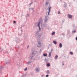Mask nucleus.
Instances as JSON below:
<instances>
[{
	"label": "nucleus",
	"instance_id": "f257e3e1",
	"mask_svg": "<svg viewBox=\"0 0 77 77\" xmlns=\"http://www.w3.org/2000/svg\"><path fill=\"white\" fill-rule=\"evenodd\" d=\"M42 21L43 20L42 19H40L38 20V22L37 24V26H38V27L39 30L41 31V27L40 26V23L41 24H42Z\"/></svg>",
	"mask_w": 77,
	"mask_h": 77
},
{
	"label": "nucleus",
	"instance_id": "f03ea898",
	"mask_svg": "<svg viewBox=\"0 0 77 77\" xmlns=\"http://www.w3.org/2000/svg\"><path fill=\"white\" fill-rule=\"evenodd\" d=\"M15 41L16 42H17V43H19V42H20V38L18 37L16 38Z\"/></svg>",
	"mask_w": 77,
	"mask_h": 77
},
{
	"label": "nucleus",
	"instance_id": "7ed1b4c3",
	"mask_svg": "<svg viewBox=\"0 0 77 77\" xmlns=\"http://www.w3.org/2000/svg\"><path fill=\"white\" fill-rule=\"evenodd\" d=\"M41 29H43L44 27H46V24L45 23H44L43 24H41Z\"/></svg>",
	"mask_w": 77,
	"mask_h": 77
},
{
	"label": "nucleus",
	"instance_id": "20e7f679",
	"mask_svg": "<svg viewBox=\"0 0 77 77\" xmlns=\"http://www.w3.org/2000/svg\"><path fill=\"white\" fill-rule=\"evenodd\" d=\"M4 69V67L3 66H1V67L0 68V73L1 74H2V69Z\"/></svg>",
	"mask_w": 77,
	"mask_h": 77
},
{
	"label": "nucleus",
	"instance_id": "39448f33",
	"mask_svg": "<svg viewBox=\"0 0 77 77\" xmlns=\"http://www.w3.org/2000/svg\"><path fill=\"white\" fill-rule=\"evenodd\" d=\"M68 18L70 19H71L72 18V15H71L69 14L68 15Z\"/></svg>",
	"mask_w": 77,
	"mask_h": 77
},
{
	"label": "nucleus",
	"instance_id": "423d86ee",
	"mask_svg": "<svg viewBox=\"0 0 77 77\" xmlns=\"http://www.w3.org/2000/svg\"><path fill=\"white\" fill-rule=\"evenodd\" d=\"M51 7L49 6L48 8V11H51Z\"/></svg>",
	"mask_w": 77,
	"mask_h": 77
},
{
	"label": "nucleus",
	"instance_id": "0eeeda50",
	"mask_svg": "<svg viewBox=\"0 0 77 77\" xmlns=\"http://www.w3.org/2000/svg\"><path fill=\"white\" fill-rule=\"evenodd\" d=\"M67 33L69 35V36L71 35V32H70V30H68Z\"/></svg>",
	"mask_w": 77,
	"mask_h": 77
},
{
	"label": "nucleus",
	"instance_id": "6e6552de",
	"mask_svg": "<svg viewBox=\"0 0 77 77\" xmlns=\"http://www.w3.org/2000/svg\"><path fill=\"white\" fill-rule=\"evenodd\" d=\"M64 5L65 8H66V7H67V4H66V3L65 2L64 3Z\"/></svg>",
	"mask_w": 77,
	"mask_h": 77
},
{
	"label": "nucleus",
	"instance_id": "1a4fd4ad",
	"mask_svg": "<svg viewBox=\"0 0 77 77\" xmlns=\"http://www.w3.org/2000/svg\"><path fill=\"white\" fill-rule=\"evenodd\" d=\"M39 30H37V31L36 32V33L35 34V36H36L39 33Z\"/></svg>",
	"mask_w": 77,
	"mask_h": 77
},
{
	"label": "nucleus",
	"instance_id": "9d476101",
	"mask_svg": "<svg viewBox=\"0 0 77 77\" xmlns=\"http://www.w3.org/2000/svg\"><path fill=\"white\" fill-rule=\"evenodd\" d=\"M53 43H54V44L55 45H56V44H57V42L56 41L54 40L53 41Z\"/></svg>",
	"mask_w": 77,
	"mask_h": 77
},
{
	"label": "nucleus",
	"instance_id": "9b49d317",
	"mask_svg": "<svg viewBox=\"0 0 77 77\" xmlns=\"http://www.w3.org/2000/svg\"><path fill=\"white\" fill-rule=\"evenodd\" d=\"M59 46L60 48H62V44L61 43H60L59 44Z\"/></svg>",
	"mask_w": 77,
	"mask_h": 77
},
{
	"label": "nucleus",
	"instance_id": "f8f14e48",
	"mask_svg": "<svg viewBox=\"0 0 77 77\" xmlns=\"http://www.w3.org/2000/svg\"><path fill=\"white\" fill-rule=\"evenodd\" d=\"M43 56H44L45 57H47V54H46V53L43 54Z\"/></svg>",
	"mask_w": 77,
	"mask_h": 77
},
{
	"label": "nucleus",
	"instance_id": "ddd939ff",
	"mask_svg": "<svg viewBox=\"0 0 77 77\" xmlns=\"http://www.w3.org/2000/svg\"><path fill=\"white\" fill-rule=\"evenodd\" d=\"M47 66H48V67H49V66H50V63H48L46 64Z\"/></svg>",
	"mask_w": 77,
	"mask_h": 77
},
{
	"label": "nucleus",
	"instance_id": "4468645a",
	"mask_svg": "<svg viewBox=\"0 0 77 77\" xmlns=\"http://www.w3.org/2000/svg\"><path fill=\"white\" fill-rule=\"evenodd\" d=\"M51 53L49 52V54H48V56L49 57H51Z\"/></svg>",
	"mask_w": 77,
	"mask_h": 77
},
{
	"label": "nucleus",
	"instance_id": "2eb2a0df",
	"mask_svg": "<svg viewBox=\"0 0 77 77\" xmlns=\"http://www.w3.org/2000/svg\"><path fill=\"white\" fill-rule=\"evenodd\" d=\"M55 33H56V32H53L51 33V35H52V36H53L54 35H55Z\"/></svg>",
	"mask_w": 77,
	"mask_h": 77
},
{
	"label": "nucleus",
	"instance_id": "dca6fc26",
	"mask_svg": "<svg viewBox=\"0 0 77 77\" xmlns=\"http://www.w3.org/2000/svg\"><path fill=\"white\" fill-rule=\"evenodd\" d=\"M35 70L36 71H37V72H39V69L38 68H37L35 69Z\"/></svg>",
	"mask_w": 77,
	"mask_h": 77
},
{
	"label": "nucleus",
	"instance_id": "f3484780",
	"mask_svg": "<svg viewBox=\"0 0 77 77\" xmlns=\"http://www.w3.org/2000/svg\"><path fill=\"white\" fill-rule=\"evenodd\" d=\"M10 63L9 62H8V61L5 62V63L6 65H9V64Z\"/></svg>",
	"mask_w": 77,
	"mask_h": 77
},
{
	"label": "nucleus",
	"instance_id": "a211bd4d",
	"mask_svg": "<svg viewBox=\"0 0 77 77\" xmlns=\"http://www.w3.org/2000/svg\"><path fill=\"white\" fill-rule=\"evenodd\" d=\"M48 20H47V17H45V21L46 23L47 22V21Z\"/></svg>",
	"mask_w": 77,
	"mask_h": 77
},
{
	"label": "nucleus",
	"instance_id": "6ab92c4d",
	"mask_svg": "<svg viewBox=\"0 0 77 77\" xmlns=\"http://www.w3.org/2000/svg\"><path fill=\"white\" fill-rule=\"evenodd\" d=\"M27 75L26 74H25L24 75L23 74L22 75L21 77H25Z\"/></svg>",
	"mask_w": 77,
	"mask_h": 77
},
{
	"label": "nucleus",
	"instance_id": "aec40b11",
	"mask_svg": "<svg viewBox=\"0 0 77 77\" xmlns=\"http://www.w3.org/2000/svg\"><path fill=\"white\" fill-rule=\"evenodd\" d=\"M57 57H58V55H55V59H57Z\"/></svg>",
	"mask_w": 77,
	"mask_h": 77
},
{
	"label": "nucleus",
	"instance_id": "412c9836",
	"mask_svg": "<svg viewBox=\"0 0 77 77\" xmlns=\"http://www.w3.org/2000/svg\"><path fill=\"white\" fill-rule=\"evenodd\" d=\"M46 73L47 74H49V73H50V71H49V70H48L46 71Z\"/></svg>",
	"mask_w": 77,
	"mask_h": 77
},
{
	"label": "nucleus",
	"instance_id": "4be33fe9",
	"mask_svg": "<svg viewBox=\"0 0 77 77\" xmlns=\"http://www.w3.org/2000/svg\"><path fill=\"white\" fill-rule=\"evenodd\" d=\"M15 48L16 49H17V50H18L19 48H20V47H19V46L18 47H16Z\"/></svg>",
	"mask_w": 77,
	"mask_h": 77
},
{
	"label": "nucleus",
	"instance_id": "5701e85b",
	"mask_svg": "<svg viewBox=\"0 0 77 77\" xmlns=\"http://www.w3.org/2000/svg\"><path fill=\"white\" fill-rule=\"evenodd\" d=\"M30 74L32 76H33V72H32L30 73Z\"/></svg>",
	"mask_w": 77,
	"mask_h": 77
},
{
	"label": "nucleus",
	"instance_id": "b1692460",
	"mask_svg": "<svg viewBox=\"0 0 77 77\" xmlns=\"http://www.w3.org/2000/svg\"><path fill=\"white\" fill-rule=\"evenodd\" d=\"M76 32V30H74L72 31V33H75Z\"/></svg>",
	"mask_w": 77,
	"mask_h": 77
},
{
	"label": "nucleus",
	"instance_id": "393cba45",
	"mask_svg": "<svg viewBox=\"0 0 77 77\" xmlns=\"http://www.w3.org/2000/svg\"><path fill=\"white\" fill-rule=\"evenodd\" d=\"M38 37L39 38H40L41 37V34H38Z\"/></svg>",
	"mask_w": 77,
	"mask_h": 77
},
{
	"label": "nucleus",
	"instance_id": "a878e982",
	"mask_svg": "<svg viewBox=\"0 0 77 77\" xmlns=\"http://www.w3.org/2000/svg\"><path fill=\"white\" fill-rule=\"evenodd\" d=\"M70 54H71V55H72L73 54V52H72V51H71L70 52Z\"/></svg>",
	"mask_w": 77,
	"mask_h": 77
},
{
	"label": "nucleus",
	"instance_id": "bb28decb",
	"mask_svg": "<svg viewBox=\"0 0 77 77\" xmlns=\"http://www.w3.org/2000/svg\"><path fill=\"white\" fill-rule=\"evenodd\" d=\"M29 14H27V15H26V18H27L28 17H29Z\"/></svg>",
	"mask_w": 77,
	"mask_h": 77
},
{
	"label": "nucleus",
	"instance_id": "cd10ccee",
	"mask_svg": "<svg viewBox=\"0 0 77 77\" xmlns=\"http://www.w3.org/2000/svg\"><path fill=\"white\" fill-rule=\"evenodd\" d=\"M49 3V2H46L45 4V5H47Z\"/></svg>",
	"mask_w": 77,
	"mask_h": 77
},
{
	"label": "nucleus",
	"instance_id": "c85d7f7f",
	"mask_svg": "<svg viewBox=\"0 0 77 77\" xmlns=\"http://www.w3.org/2000/svg\"><path fill=\"white\" fill-rule=\"evenodd\" d=\"M51 11H48V15H50V12Z\"/></svg>",
	"mask_w": 77,
	"mask_h": 77
},
{
	"label": "nucleus",
	"instance_id": "c756f323",
	"mask_svg": "<svg viewBox=\"0 0 77 77\" xmlns=\"http://www.w3.org/2000/svg\"><path fill=\"white\" fill-rule=\"evenodd\" d=\"M27 67H26L25 69H24V71H27Z\"/></svg>",
	"mask_w": 77,
	"mask_h": 77
},
{
	"label": "nucleus",
	"instance_id": "7c9ffc66",
	"mask_svg": "<svg viewBox=\"0 0 77 77\" xmlns=\"http://www.w3.org/2000/svg\"><path fill=\"white\" fill-rule=\"evenodd\" d=\"M72 26L73 27H75V25H74V24H73L72 25Z\"/></svg>",
	"mask_w": 77,
	"mask_h": 77
},
{
	"label": "nucleus",
	"instance_id": "2f4dec72",
	"mask_svg": "<svg viewBox=\"0 0 77 77\" xmlns=\"http://www.w3.org/2000/svg\"><path fill=\"white\" fill-rule=\"evenodd\" d=\"M38 44L39 45H41V42H38Z\"/></svg>",
	"mask_w": 77,
	"mask_h": 77
},
{
	"label": "nucleus",
	"instance_id": "473e14b6",
	"mask_svg": "<svg viewBox=\"0 0 77 77\" xmlns=\"http://www.w3.org/2000/svg\"><path fill=\"white\" fill-rule=\"evenodd\" d=\"M53 51V49H52L51 50V51L50 53H52V51Z\"/></svg>",
	"mask_w": 77,
	"mask_h": 77
},
{
	"label": "nucleus",
	"instance_id": "72a5a7b5",
	"mask_svg": "<svg viewBox=\"0 0 77 77\" xmlns=\"http://www.w3.org/2000/svg\"><path fill=\"white\" fill-rule=\"evenodd\" d=\"M24 38H27V37H26V35H25L24 36Z\"/></svg>",
	"mask_w": 77,
	"mask_h": 77
},
{
	"label": "nucleus",
	"instance_id": "f704fd0d",
	"mask_svg": "<svg viewBox=\"0 0 77 77\" xmlns=\"http://www.w3.org/2000/svg\"><path fill=\"white\" fill-rule=\"evenodd\" d=\"M31 63V62L30 61H28L27 62V64H30V63Z\"/></svg>",
	"mask_w": 77,
	"mask_h": 77
},
{
	"label": "nucleus",
	"instance_id": "c9c22d12",
	"mask_svg": "<svg viewBox=\"0 0 77 77\" xmlns=\"http://www.w3.org/2000/svg\"><path fill=\"white\" fill-rule=\"evenodd\" d=\"M32 4H33V2L30 3L29 4V6H31Z\"/></svg>",
	"mask_w": 77,
	"mask_h": 77
},
{
	"label": "nucleus",
	"instance_id": "e433bc0d",
	"mask_svg": "<svg viewBox=\"0 0 77 77\" xmlns=\"http://www.w3.org/2000/svg\"><path fill=\"white\" fill-rule=\"evenodd\" d=\"M13 23H14V24H15V23H16V21H15V20H14L13 21Z\"/></svg>",
	"mask_w": 77,
	"mask_h": 77
},
{
	"label": "nucleus",
	"instance_id": "4c0bfd02",
	"mask_svg": "<svg viewBox=\"0 0 77 77\" xmlns=\"http://www.w3.org/2000/svg\"><path fill=\"white\" fill-rule=\"evenodd\" d=\"M58 14H60V11H58Z\"/></svg>",
	"mask_w": 77,
	"mask_h": 77
},
{
	"label": "nucleus",
	"instance_id": "58836bf2",
	"mask_svg": "<svg viewBox=\"0 0 77 77\" xmlns=\"http://www.w3.org/2000/svg\"><path fill=\"white\" fill-rule=\"evenodd\" d=\"M45 62H47V61H48V60L46 59V58L45 59Z\"/></svg>",
	"mask_w": 77,
	"mask_h": 77
},
{
	"label": "nucleus",
	"instance_id": "ea45409f",
	"mask_svg": "<svg viewBox=\"0 0 77 77\" xmlns=\"http://www.w3.org/2000/svg\"><path fill=\"white\" fill-rule=\"evenodd\" d=\"M48 76H49V75L48 74L46 75V77H48Z\"/></svg>",
	"mask_w": 77,
	"mask_h": 77
},
{
	"label": "nucleus",
	"instance_id": "a19ab883",
	"mask_svg": "<svg viewBox=\"0 0 77 77\" xmlns=\"http://www.w3.org/2000/svg\"><path fill=\"white\" fill-rule=\"evenodd\" d=\"M44 76V74H43L42 75H41V77H43Z\"/></svg>",
	"mask_w": 77,
	"mask_h": 77
},
{
	"label": "nucleus",
	"instance_id": "79ce46f5",
	"mask_svg": "<svg viewBox=\"0 0 77 77\" xmlns=\"http://www.w3.org/2000/svg\"><path fill=\"white\" fill-rule=\"evenodd\" d=\"M21 27H24V25L23 24L21 26Z\"/></svg>",
	"mask_w": 77,
	"mask_h": 77
},
{
	"label": "nucleus",
	"instance_id": "37998d69",
	"mask_svg": "<svg viewBox=\"0 0 77 77\" xmlns=\"http://www.w3.org/2000/svg\"><path fill=\"white\" fill-rule=\"evenodd\" d=\"M62 35H63V36H65V34L63 33H62Z\"/></svg>",
	"mask_w": 77,
	"mask_h": 77
},
{
	"label": "nucleus",
	"instance_id": "c03bdc74",
	"mask_svg": "<svg viewBox=\"0 0 77 77\" xmlns=\"http://www.w3.org/2000/svg\"><path fill=\"white\" fill-rule=\"evenodd\" d=\"M33 54H34V52H33L32 51V55H33Z\"/></svg>",
	"mask_w": 77,
	"mask_h": 77
},
{
	"label": "nucleus",
	"instance_id": "a18cd8bd",
	"mask_svg": "<svg viewBox=\"0 0 77 77\" xmlns=\"http://www.w3.org/2000/svg\"><path fill=\"white\" fill-rule=\"evenodd\" d=\"M31 9H32V10H33V9H34V8H31Z\"/></svg>",
	"mask_w": 77,
	"mask_h": 77
},
{
	"label": "nucleus",
	"instance_id": "49530a36",
	"mask_svg": "<svg viewBox=\"0 0 77 77\" xmlns=\"http://www.w3.org/2000/svg\"><path fill=\"white\" fill-rule=\"evenodd\" d=\"M3 51V49H2V50H1V51H0V52H2V51Z\"/></svg>",
	"mask_w": 77,
	"mask_h": 77
},
{
	"label": "nucleus",
	"instance_id": "de8ad7c7",
	"mask_svg": "<svg viewBox=\"0 0 77 77\" xmlns=\"http://www.w3.org/2000/svg\"><path fill=\"white\" fill-rule=\"evenodd\" d=\"M29 45H28L27 46V48H29Z\"/></svg>",
	"mask_w": 77,
	"mask_h": 77
},
{
	"label": "nucleus",
	"instance_id": "09e8293b",
	"mask_svg": "<svg viewBox=\"0 0 77 77\" xmlns=\"http://www.w3.org/2000/svg\"><path fill=\"white\" fill-rule=\"evenodd\" d=\"M75 40H76V41H77V37H76Z\"/></svg>",
	"mask_w": 77,
	"mask_h": 77
},
{
	"label": "nucleus",
	"instance_id": "8fccbe9b",
	"mask_svg": "<svg viewBox=\"0 0 77 77\" xmlns=\"http://www.w3.org/2000/svg\"><path fill=\"white\" fill-rule=\"evenodd\" d=\"M49 46H51V44H49Z\"/></svg>",
	"mask_w": 77,
	"mask_h": 77
},
{
	"label": "nucleus",
	"instance_id": "3c124183",
	"mask_svg": "<svg viewBox=\"0 0 77 77\" xmlns=\"http://www.w3.org/2000/svg\"><path fill=\"white\" fill-rule=\"evenodd\" d=\"M41 49H40V52H39V53H41Z\"/></svg>",
	"mask_w": 77,
	"mask_h": 77
},
{
	"label": "nucleus",
	"instance_id": "603ef678",
	"mask_svg": "<svg viewBox=\"0 0 77 77\" xmlns=\"http://www.w3.org/2000/svg\"><path fill=\"white\" fill-rule=\"evenodd\" d=\"M50 47L49 46H48V49H49Z\"/></svg>",
	"mask_w": 77,
	"mask_h": 77
},
{
	"label": "nucleus",
	"instance_id": "864d4df0",
	"mask_svg": "<svg viewBox=\"0 0 77 77\" xmlns=\"http://www.w3.org/2000/svg\"><path fill=\"white\" fill-rule=\"evenodd\" d=\"M32 57H33V56H31V58H32Z\"/></svg>",
	"mask_w": 77,
	"mask_h": 77
},
{
	"label": "nucleus",
	"instance_id": "5fc2aeb1",
	"mask_svg": "<svg viewBox=\"0 0 77 77\" xmlns=\"http://www.w3.org/2000/svg\"><path fill=\"white\" fill-rule=\"evenodd\" d=\"M62 65H64V63H63L62 64Z\"/></svg>",
	"mask_w": 77,
	"mask_h": 77
},
{
	"label": "nucleus",
	"instance_id": "6e6d98bb",
	"mask_svg": "<svg viewBox=\"0 0 77 77\" xmlns=\"http://www.w3.org/2000/svg\"><path fill=\"white\" fill-rule=\"evenodd\" d=\"M60 1H61V2H62V0H60Z\"/></svg>",
	"mask_w": 77,
	"mask_h": 77
},
{
	"label": "nucleus",
	"instance_id": "4d7b16f0",
	"mask_svg": "<svg viewBox=\"0 0 77 77\" xmlns=\"http://www.w3.org/2000/svg\"><path fill=\"white\" fill-rule=\"evenodd\" d=\"M29 9H31V8H29Z\"/></svg>",
	"mask_w": 77,
	"mask_h": 77
},
{
	"label": "nucleus",
	"instance_id": "13d9d810",
	"mask_svg": "<svg viewBox=\"0 0 77 77\" xmlns=\"http://www.w3.org/2000/svg\"><path fill=\"white\" fill-rule=\"evenodd\" d=\"M63 22H64V21H62V23H63Z\"/></svg>",
	"mask_w": 77,
	"mask_h": 77
},
{
	"label": "nucleus",
	"instance_id": "bf43d9fd",
	"mask_svg": "<svg viewBox=\"0 0 77 77\" xmlns=\"http://www.w3.org/2000/svg\"><path fill=\"white\" fill-rule=\"evenodd\" d=\"M20 29H22V27H20Z\"/></svg>",
	"mask_w": 77,
	"mask_h": 77
},
{
	"label": "nucleus",
	"instance_id": "052dcab7",
	"mask_svg": "<svg viewBox=\"0 0 77 77\" xmlns=\"http://www.w3.org/2000/svg\"><path fill=\"white\" fill-rule=\"evenodd\" d=\"M31 60H32V57H31Z\"/></svg>",
	"mask_w": 77,
	"mask_h": 77
},
{
	"label": "nucleus",
	"instance_id": "680f3d73",
	"mask_svg": "<svg viewBox=\"0 0 77 77\" xmlns=\"http://www.w3.org/2000/svg\"><path fill=\"white\" fill-rule=\"evenodd\" d=\"M37 47H39V46H38V45H37Z\"/></svg>",
	"mask_w": 77,
	"mask_h": 77
},
{
	"label": "nucleus",
	"instance_id": "e2e57ef3",
	"mask_svg": "<svg viewBox=\"0 0 77 77\" xmlns=\"http://www.w3.org/2000/svg\"><path fill=\"white\" fill-rule=\"evenodd\" d=\"M74 1H75V0H73Z\"/></svg>",
	"mask_w": 77,
	"mask_h": 77
},
{
	"label": "nucleus",
	"instance_id": "0e129e2a",
	"mask_svg": "<svg viewBox=\"0 0 77 77\" xmlns=\"http://www.w3.org/2000/svg\"><path fill=\"white\" fill-rule=\"evenodd\" d=\"M6 77V76H5Z\"/></svg>",
	"mask_w": 77,
	"mask_h": 77
}]
</instances>
